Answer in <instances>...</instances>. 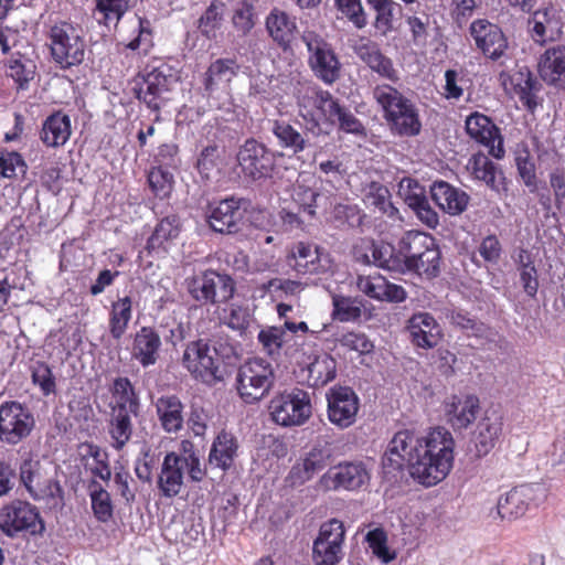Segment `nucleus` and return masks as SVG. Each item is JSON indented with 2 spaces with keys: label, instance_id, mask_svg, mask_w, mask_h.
<instances>
[{
  "label": "nucleus",
  "instance_id": "0e129e2a",
  "mask_svg": "<svg viewBox=\"0 0 565 565\" xmlns=\"http://www.w3.org/2000/svg\"><path fill=\"white\" fill-rule=\"evenodd\" d=\"M148 182L156 196L164 199L172 191L173 174L168 169L154 167L148 174Z\"/></svg>",
  "mask_w": 565,
  "mask_h": 565
},
{
  "label": "nucleus",
  "instance_id": "4468645a",
  "mask_svg": "<svg viewBox=\"0 0 565 565\" xmlns=\"http://www.w3.org/2000/svg\"><path fill=\"white\" fill-rule=\"evenodd\" d=\"M236 159L244 177L253 181L271 178L276 169V154L254 138L245 140Z\"/></svg>",
  "mask_w": 565,
  "mask_h": 565
},
{
  "label": "nucleus",
  "instance_id": "423d86ee",
  "mask_svg": "<svg viewBox=\"0 0 565 565\" xmlns=\"http://www.w3.org/2000/svg\"><path fill=\"white\" fill-rule=\"evenodd\" d=\"M298 115L306 129L315 136L323 132L322 124L334 125L341 109L339 102L328 90L309 87L298 96Z\"/></svg>",
  "mask_w": 565,
  "mask_h": 565
},
{
  "label": "nucleus",
  "instance_id": "6e6552de",
  "mask_svg": "<svg viewBox=\"0 0 565 565\" xmlns=\"http://www.w3.org/2000/svg\"><path fill=\"white\" fill-rule=\"evenodd\" d=\"M275 383V372L269 362L254 358L242 364L236 375V388L245 403H254L268 394Z\"/></svg>",
  "mask_w": 565,
  "mask_h": 565
},
{
  "label": "nucleus",
  "instance_id": "7c9ffc66",
  "mask_svg": "<svg viewBox=\"0 0 565 565\" xmlns=\"http://www.w3.org/2000/svg\"><path fill=\"white\" fill-rule=\"evenodd\" d=\"M72 124L67 114L56 110L42 122L40 140L49 148L63 147L71 138Z\"/></svg>",
  "mask_w": 565,
  "mask_h": 565
},
{
  "label": "nucleus",
  "instance_id": "b1692460",
  "mask_svg": "<svg viewBox=\"0 0 565 565\" xmlns=\"http://www.w3.org/2000/svg\"><path fill=\"white\" fill-rule=\"evenodd\" d=\"M465 124L469 137L486 146L492 157L501 159L504 156L499 129L488 116L475 111L467 117Z\"/></svg>",
  "mask_w": 565,
  "mask_h": 565
},
{
  "label": "nucleus",
  "instance_id": "0eeeda50",
  "mask_svg": "<svg viewBox=\"0 0 565 565\" xmlns=\"http://www.w3.org/2000/svg\"><path fill=\"white\" fill-rule=\"evenodd\" d=\"M178 73L167 64L146 70L136 79L134 88L136 97L148 108L158 111L169 99L168 94L178 84Z\"/></svg>",
  "mask_w": 565,
  "mask_h": 565
},
{
  "label": "nucleus",
  "instance_id": "6ab92c4d",
  "mask_svg": "<svg viewBox=\"0 0 565 565\" xmlns=\"http://www.w3.org/2000/svg\"><path fill=\"white\" fill-rule=\"evenodd\" d=\"M544 489L539 484H522L501 495L497 513L502 520H514L525 514L531 504L544 498Z\"/></svg>",
  "mask_w": 565,
  "mask_h": 565
},
{
  "label": "nucleus",
  "instance_id": "bf43d9fd",
  "mask_svg": "<svg viewBox=\"0 0 565 565\" xmlns=\"http://www.w3.org/2000/svg\"><path fill=\"white\" fill-rule=\"evenodd\" d=\"M224 14V4L222 2H212L202 14L199 21V29L207 39H213L220 29Z\"/></svg>",
  "mask_w": 565,
  "mask_h": 565
},
{
  "label": "nucleus",
  "instance_id": "09e8293b",
  "mask_svg": "<svg viewBox=\"0 0 565 565\" xmlns=\"http://www.w3.org/2000/svg\"><path fill=\"white\" fill-rule=\"evenodd\" d=\"M371 265L391 271L403 273L402 254L388 243L373 241Z\"/></svg>",
  "mask_w": 565,
  "mask_h": 565
},
{
  "label": "nucleus",
  "instance_id": "2eb2a0df",
  "mask_svg": "<svg viewBox=\"0 0 565 565\" xmlns=\"http://www.w3.org/2000/svg\"><path fill=\"white\" fill-rule=\"evenodd\" d=\"M345 530L343 522L331 519L321 524L312 545L315 565H337L343 558Z\"/></svg>",
  "mask_w": 565,
  "mask_h": 565
},
{
  "label": "nucleus",
  "instance_id": "4d7b16f0",
  "mask_svg": "<svg viewBox=\"0 0 565 565\" xmlns=\"http://www.w3.org/2000/svg\"><path fill=\"white\" fill-rule=\"evenodd\" d=\"M332 316L341 322L354 321L361 317L362 303L355 298L335 295L332 297Z\"/></svg>",
  "mask_w": 565,
  "mask_h": 565
},
{
  "label": "nucleus",
  "instance_id": "c85d7f7f",
  "mask_svg": "<svg viewBox=\"0 0 565 565\" xmlns=\"http://www.w3.org/2000/svg\"><path fill=\"white\" fill-rule=\"evenodd\" d=\"M430 195L439 209L449 215L461 214L470 200L465 191L443 180L433 182Z\"/></svg>",
  "mask_w": 565,
  "mask_h": 565
},
{
  "label": "nucleus",
  "instance_id": "4c0bfd02",
  "mask_svg": "<svg viewBox=\"0 0 565 565\" xmlns=\"http://www.w3.org/2000/svg\"><path fill=\"white\" fill-rule=\"evenodd\" d=\"M161 427L167 433H178L183 427V404L175 395H163L154 403Z\"/></svg>",
  "mask_w": 565,
  "mask_h": 565
},
{
  "label": "nucleus",
  "instance_id": "69168bd1",
  "mask_svg": "<svg viewBox=\"0 0 565 565\" xmlns=\"http://www.w3.org/2000/svg\"><path fill=\"white\" fill-rule=\"evenodd\" d=\"M399 192L404 195V201L407 205L415 212L428 202L424 189L414 179H402L399 182Z\"/></svg>",
  "mask_w": 565,
  "mask_h": 565
},
{
  "label": "nucleus",
  "instance_id": "6e6d98bb",
  "mask_svg": "<svg viewBox=\"0 0 565 565\" xmlns=\"http://www.w3.org/2000/svg\"><path fill=\"white\" fill-rule=\"evenodd\" d=\"M221 321L232 330L243 334L253 322V315L248 307L232 303L224 309Z\"/></svg>",
  "mask_w": 565,
  "mask_h": 565
},
{
  "label": "nucleus",
  "instance_id": "ddd939ff",
  "mask_svg": "<svg viewBox=\"0 0 565 565\" xmlns=\"http://www.w3.org/2000/svg\"><path fill=\"white\" fill-rule=\"evenodd\" d=\"M182 363L194 379L205 384L211 385L223 380L217 358L206 340L190 342L183 352Z\"/></svg>",
  "mask_w": 565,
  "mask_h": 565
},
{
  "label": "nucleus",
  "instance_id": "774afa93",
  "mask_svg": "<svg viewBox=\"0 0 565 565\" xmlns=\"http://www.w3.org/2000/svg\"><path fill=\"white\" fill-rule=\"evenodd\" d=\"M209 342L220 365L222 363L231 364L237 359V345L228 337L218 335Z\"/></svg>",
  "mask_w": 565,
  "mask_h": 565
},
{
  "label": "nucleus",
  "instance_id": "39448f33",
  "mask_svg": "<svg viewBox=\"0 0 565 565\" xmlns=\"http://www.w3.org/2000/svg\"><path fill=\"white\" fill-rule=\"evenodd\" d=\"M47 39L51 56L62 70L83 63L86 44L81 26L67 21L55 22L49 30Z\"/></svg>",
  "mask_w": 565,
  "mask_h": 565
},
{
  "label": "nucleus",
  "instance_id": "c756f323",
  "mask_svg": "<svg viewBox=\"0 0 565 565\" xmlns=\"http://www.w3.org/2000/svg\"><path fill=\"white\" fill-rule=\"evenodd\" d=\"M161 338L151 327H141L135 334L131 355L143 367L154 365L160 358Z\"/></svg>",
  "mask_w": 565,
  "mask_h": 565
},
{
  "label": "nucleus",
  "instance_id": "aec40b11",
  "mask_svg": "<svg viewBox=\"0 0 565 565\" xmlns=\"http://www.w3.org/2000/svg\"><path fill=\"white\" fill-rule=\"evenodd\" d=\"M469 32L477 49L487 58L499 61L507 56L509 43L497 24L479 19L470 24Z\"/></svg>",
  "mask_w": 565,
  "mask_h": 565
},
{
  "label": "nucleus",
  "instance_id": "338daca9",
  "mask_svg": "<svg viewBox=\"0 0 565 565\" xmlns=\"http://www.w3.org/2000/svg\"><path fill=\"white\" fill-rule=\"evenodd\" d=\"M366 542L372 553L380 558L384 564L390 563L395 558L394 553H390L386 533L382 529H374L366 534Z\"/></svg>",
  "mask_w": 565,
  "mask_h": 565
},
{
  "label": "nucleus",
  "instance_id": "864d4df0",
  "mask_svg": "<svg viewBox=\"0 0 565 565\" xmlns=\"http://www.w3.org/2000/svg\"><path fill=\"white\" fill-rule=\"evenodd\" d=\"M177 456L184 461L186 472L191 481L201 482L206 476V469L202 466L199 455L192 441L184 439L180 443Z\"/></svg>",
  "mask_w": 565,
  "mask_h": 565
},
{
  "label": "nucleus",
  "instance_id": "f03ea898",
  "mask_svg": "<svg viewBox=\"0 0 565 565\" xmlns=\"http://www.w3.org/2000/svg\"><path fill=\"white\" fill-rule=\"evenodd\" d=\"M373 98L383 110V117L393 135L415 137L422 130L418 109L398 89L388 84L376 85Z\"/></svg>",
  "mask_w": 565,
  "mask_h": 565
},
{
  "label": "nucleus",
  "instance_id": "5fc2aeb1",
  "mask_svg": "<svg viewBox=\"0 0 565 565\" xmlns=\"http://www.w3.org/2000/svg\"><path fill=\"white\" fill-rule=\"evenodd\" d=\"M310 180L311 179L306 178L297 180L292 190V199L303 212L312 217L316 215L317 199L320 193L316 188L310 185Z\"/></svg>",
  "mask_w": 565,
  "mask_h": 565
},
{
  "label": "nucleus",
  "instance_id": "f704fd0d",
  "mask_svg": "<svg viewBox=\"0 0 565 565\" xmlns=\"http://www.w3.org/2000/svg\"><path fill=\"white\" fill-rule=\"evenodd\" d=\"M237 452L238 441L236 437L231 433L222 430L212 443L209 463L226 471L234 465Z\"/></svg>",
  "mask_w": 565,
  "mask_h": 565
},
{
  "label": "nucleus",
  "instance_id": "bb28decb",
  "mask_svg": "<svg viewBox=\"0 0 565 565\" xmlns=\"http://www.w3.org/2000/svg\"><path fill=\"white\" fill-rule=\"evenodd\" d=\"M356 288L365 296L379 301L402 302L407 297L402 286L387 281L381 275L358 276Z\"/></svg>",
  "mask_w": 565,
  "mask_h": 565
},
{
  "label": "nucleus",
  "instance_id": "393cba45",
  "mask_svg": "<svg viewBox=\"0 0 565 565\" xmlns=\"http://www.w3.org/2000/svg\"><path fill=\"white\" fill-rule=\"evenodd\" d=\"M183 462L174 451L164 456L157 480V488L162 497L171 499L180 494L186 470Z\"/></svg>",
  "mask_w": 565,
  "mask_h": 565
},
{
  "label": "nucleus",
  "instance_id": "412c9836",
  "mask_svg": "<svg viewBox=\"0 0 565 565\" xmlns=\"http://www.w3.org/2000/svg\"><path fill=\"white\" fill-rule=\"evenodd\" d=\"M328 418L341 429L354 424L360 402L355 392L348 386H335L327 393Z\"/></svg>",
  "mask_w": 565,
  "mask_h": 565
},
{
  "label": "nucleus",
  "instance_id": "8fccbe9b",
  "mask_svg": "<svg viewBox=\"0 0 565 565\" xmlns=\"http://www.w3.org/2000/svg\"><path fill=\"white\" fill-rule=\"evenodd\" d=\"M308 373L312 386H324L335 377L337 361L327 353L318 355L309 364Z\"/></svg>",
  "mask_w": 565,
  "mask_h": 565
},
{
  "label": "nucleus",
  "instance_id": "473e14b6",
  "mask_svg": "<svg viewBox=\"0 0 565 565\" xmlns=\"http://www.w3.org/2000/svg\"><path fill=\"white\" fill-rule=\"evenodd\" d=\"M239 65L233 58H217L210 64L203 77V87L207 96L218 89H225L237 75Z\"/></svg>",
  "mask_w": 565,
  "mask_h": 565
},
{
  "label": "nucleus",
  "instance_id": "a878e982",
  "mask_svg": "<svg viewBox=\"0 0 565 565\" xmlns=\"http://www.w3.org/2000/svg\"><path fill=\"white\" fill-rule=\"evenodd\" d=\"M407 330L412 342L422 349L435 348L443 337L439 323L428 312L414 313L407 321Z\"/></svg>",
  "mask_w": 565,
  "mask_h": 565
},
{
  "label": "nucleus",
  "instance_id": "a211bd4d",
  "mask_svg": "<svg viewBox=\"0 0 565 565\" xmlns=\"http://www.w3.org/2000/svg\"><path fill=\"white\" fill-rule=\"evenodd\" d=\"M370 480V475L362 462H341L329 468L318 480L319 489L337 491L340 489L354 491Z\"/></svg>",
  "mask_w": 565,
  "mask_h": 565
},
{
  "label": "nucleus",
  "instance_id": "7ed1b4c3",
  "mask_svg": "<svg viewBox=\"0 0 565 565\" xmlns=\"http://www.w3.org/2000/svg\"><path fill=\"white\" fill-rule=\"evenodd\" d=\"M403 273L413 271L434 278L440 271V249L436 239L424 232H406L398 242Z\"/></svg>",
  "mask_w": 565,
  "mask_h": 565
},
{
  "label": "nucleus",
  "instance_id": "a18cd8bd",
  "mask_svg": "<svg viewBox=\"0 0 565 565\" xmlns=\"http://www.w3.org/2000/svg\"><path fill=\"white\" fill-rule=\"evenodd\" d=\"M111 392L116 399V405L113 407V412L121 411V408H124V411L131 413L135 417L138 416L140 411V399L129 379H115Z\"/></svg>",
  "mask_w": 565,
  "mask_h": 565
},
{
  "label": "nucleus",
  "instance_id": "603ef678",
  "mask_svg": "<svg viewBox=\"0 0 565 565\" xmlns=\"http://www.w3.org/2000/svg\"><path fill=\"white\" fill-rule=\"evenodd\" d=\"M88 489L94 515L100 522L109 521L113 518L110 494L95 480L89 483Z\"/></svg>",
  "mask_w": 565,
  "mask_h": 565
},
{
  "label": "nucleus",
  "instance_id": "49530a36",
  "mask_svg": "<svg viewBox=\"0 0 565 565\" xmlns=\"http://www.w3.org/2000/svg\"><path fill=\"white\" fill-rule=\"evenodd\" d=\"M363 201L367 206L375 207L390 218L394 220L398 215V210L391 202L388 189L380 182H370L364 188Z\"/></svg>",
  "mask_w": 565,
  "mask_h": 565
},
{
  "label": "nucleus",
  "instance_id": "58836bf2",
  "mask_svg": "<svg viewBox=\"0 0 565 565\" xmlns=\"http://www.w3.org/2000/svg\"><path fill=\"white\" fill-rule=\"evenodd\" d=\"M537 68L542 79L548 84H556L565 79V46L548 47L541 55Z\"/></svg>",
  "mask_w": 565,
  "mask_h": 565
},
{
  "label": "nucleus",
  "instance_id": "cd10ccee",
  "mask_svg": "<svg viewBox=\"0 0 565 565\" xmlns=\"http://www.w3.org/2000/svg\"><path fill=\"white\" fill-rule=\"evenodd\" d=\"M480 411L476 395H455L445 405L448 423L455 430L466 429L475 422Z\"/></svg>",
  "mask_w": 565,
  "mask_h": 565
},
{
  "label": "nucleus",
  "instance_id": "e433bc0d",
  "mask_svg": "<svg viewBox=\"0 0 565 565\" xmlns=\"http://www.w3.org/2000/svg\"><path fill=\"white\" fill-rule=\"evenodd\" d=\"M529 31L537 43L553 40L559 31V18L554 8L536 10L529 19Z\"/></svg>",
  "mask_w": 565,
  "mask_h": 565
},
{
  "label": "nucleus",
  "instance_id": "72a5a7b5",
  "mask_svg": "<svg viewBox=\"0 0 565 565\" xmlns=\"http://www.w3.org/2000/svg\"><path fill=\"white\" fill-rule=\"evenodd\" d=\"M3 64L6 75L13 79L18 89H28L36 73L35 62L25 52L17 50L4 58Z\"/></svg>",
  "mask_w": 565,
  "mask_h": 565
},
{
  "label": "nucleus",
  "instance_id": "13d9d810",
  "mask_svg": "<svg viewBox=\"0 0 565 565\" xmlns=\"http://www.w3.org/2000/svg\"><path fill=\"white\" fill-rule=\"evenodd\" d=\"M286 331L281 327H267L257 335L263 350L271 358H278L285 343Z\"/></svg>",
  "mask_w": 565,
  "mask_h": 565
},
{
  "label": "nucleus",
  "instance_id": "dca6fc26",
  "mask_svg": "<svg viewBox=\"0 0 565 565\" xmlns=\"http://www.w3.org/2000/svg\"><path fill=\"white\" fill-rule=\"evenodd\" d=\"M35 420L31 411L23 404L10 401L0 405V439L17 445L28 437Z\"/></svg>",
  "mask_w": 565,
  "mask_h": 565
},
{
  "label": "nucleus",
  "instance_id": "1a4fd4ad",
  "mask_svg": "<svg viewBox=\"0 0 565 565\" xmlns=\"http://www.w3.org/2000/svg\"><path fill=\"white\" fill-rule=\"evenodd\" d=\"M0 529L8 537L41 534L44 523L38 508L28 501L13 500L0 508Z\"/></svg>",
  "mask_w": 565,
  "mask_h": 565
},
{
  "label": "nucleus",
  "instance_id": "37998d69",
  "mask_svg": "<svg viewBox=\"0 0 565 565\" xmlns=\"http://www.w3.org/2000/svg\"><path fill=\"white\" fill-rule=\"evenodd\" d=\"M131 413L115 411L111 414L108 424V434L110 437V446L115 450H122L132 436L134 427L131 422Z\"/></svg>",
  "mask_w": 565,
  "mask_h": 565
},
{
  "label": "nucleus",
  "instance_id": "2f4dec72",
  "mask_svg": "<svg viewBox=\"0 0 565 565\" xmlns=\"http://www.w3.org/2000/svg\"><path fill=\"white\" fill-rule=\"evenodd\" d=\"M473 179L482 181L497 193L505 191V178L502 170L483 153L473 154L467 164Z\"/></svg>",
  "mask_w": 565,
  "mask_h": 565
},
{
  "label": "nucleus",
  "instance_id": "f8f14e48",
  "mask_svg": "<svg viewBox=\"0 0 565 565\" xmlns=\"http://www.w3.org/2000/svg\"><path fill=\"white\" fill-rule=\"evenodd\" d=\"M188 291L201 305H220L233 297L235 285L230 276L206 270L188 281Z\"/></svg>",
  "mask_w": 565,
  "mask_h": 565
},
{
  "label": "nucleus",
  "instance_id": "a19ab883",
  "mask_svg": "<svg viewBox=\"0 0 565 565\" xmlns=\"http://www.w3.org/2000/svg\"><path fill=\"white\" fill-rule=\"evenodd\" d=\"M514 94L522 105L531 113L537 107V82L529 68L523 67L510 76Z\"/></svg>",
  "mask_w": 565,
  "mask_h": 565
},
{
  "label": "nucleus",
  "instance_id": "9d476101",
  "mask_svg": "<svg viewBox=\"0 0 565 565\" xmlns=\"http://www.w3.org/2000/svg\"><path fill=\"white\" fill-rule=\"evenodd\" d=\"M309 393L292 388L275 396L268 406L271 419L284 427L300 426L311 416Z\"/></svg>",
  "mask_w": 565,
  "mask_h": 565
},
{
  "label": "nucleus",
  "instance_id": "9b49d317",
  "mask_svg": "<svg viewBox=\"0 0 565 565\" xmlns=\"http://www.w3.org/2000/svg\"><path fill=\"white\" fill-rule=\"evenodd\" d=\"M301 39L313 74L326 84L334 83L340 76L341 64L331 44L311 30L303 31Z\"/></svg>",
  "mask_w": 565,
  "mask_h": 565
},
{
  "label": "nucleus",
  "instance_id": "79ce46f5",
  "mask_svg": "<svg viewBox=\"0 0 565 565\" xmlns=\"http://www.w3.org/2000/svg\"><path fill=\"white\" fill-rule=\"evenodd\" d=\"M291 257L294 259L292 267L298 274H317L324 269L321 265L322 254L315 244L300 242L292 248Z\"/></svg>",
  "mask_w": 565,
  "mask_h": 565
},
{
  "label": "nucleus",
  "instance_id": "3c124183",
  "mask_svg": "<svg viewBox=\"0 0 565 565\" xmlns=\"http://www.w3.org/2000/svg\"><path fill=\"white\" fill-rule=\"evenodd\" d=\"M367 3L376 13L374 28L382 35H387L394 29V12L401 6L393 0H367Z\"/></svg>",
  "mask_w": 565,
  "mask_h": 565
},
{
  "label": "nucleus",
  "instance_id": "f3484780",
  "mask_svg": "<svg viewBox=\"0 0 565 565\" xmlns=\"http://www.w3.org/2000/svg\"><path fill=\"white\" fill-rule=\"evenodd\" d=\"M246 210V201L234 196L214 202L206 211L207 223L214 232L237 233L243 228Z\"/></svg>",
  "mask_w": 565,
  "mask_h": 565
},
{
  "label": "nucleus",
  "instance_id": "e2e57ef3",
  "mask_svg": "<svg viewBox=\"0 0 565 565\" xmlns=\"http://www.w3.org/2000/svg\"><path fill=\"white\" fill-rule=\"evenodd\" d=\"M129 0H97L99 22L105 24L117 23L128 10Z\"/></svg>",
  "mask_w": 565,
  "mask_h": 565
},
{
  "label": "nucleus",
  "instance_id": "ea45409f",
  "mask_svg": "<svg viewBox=\"0 0 565 565\" xmlns=\"http://www.w3.org/2000/svg\"><path fill=\"white\" fill-rule=\"evenodd\" d=\"M268 125L280 148L290 150L294 154H298L307 148L306 137L289 121L269 119Z\"/></svg>",
  "mask_w": 565,
  "mask_h": 565
},
{
  "label": "nucleus",
  "instance_id": "c9c22d12",
  "mask_svg": "<svg viewBox=\"0 0 565 565\" xmlns=\"http://www.w3.org/2000/svg\"><path fill=\"white\" fill-rule=\"evenodd\" d=\"M180 233V221L175 215L162 218L147 241L146 250L151 256H162L167 253V244L177 238Z\"/></svg>",
  "mask_w": 565,
  "mask_h": 565
},
{
  "label": "nucleus",
  "instance_id": "de8ad7c7",
  "mask_svg": "<svg viewBox=\"0 0 565 565\" xmlns=\"http://www.w3.org/2000/svg\"><path fill=\"white\" fill-rule=\"evenodd\" d=\"M132 317L131 298L125 296L111 303L109 312V333L115 340L121 339Z\"/></svg>",
  "mask_w": 565,
  "mask_h": 565
},
{
  "label": "nucleus",
  "instance_id": "f257e3e1",
  "mask_svg": "<svg viewBox=\"0 0 565 565\" xmlns=\"http://www.w3.org/2000/svg\"><path fill=\"white\" fill-rule=\"evenodd\" d=\"M454 448V437L444 427L434 428L422 438L412 429H403L388 443L382 465L388 472L407 467L415 480L431 487L443 481L452 469Z\"/></svg>",
  "mask_w": 565,
  "mask_h": 565
},
{
  "label": "nucleus",
  "instance_id": "4be33fe9",
  "mask_svg": "<svg viewBox=\"0 0 565 565\" xmlns=\"http://www.w3.org/2000/svg\"><path fill=\"white\" fill-rule=\"evenodd\" d=\"M333 451L328 441L317 444L297 462L289 472L292 486H301L323 470L332 460Z\"/></svg>",
  "mask_w": 565,
  "mask_h": 565
},
{
  "label": "nucleus",
  "instance_id": "c03bdc74",
  "mask_svg": "<svg viewBox=\"0 0 565 565\" xmlns=\"http://www.w3.org/2000/svg\"><path fill=\"white\" fill-rule=\"evenodd\" d=\"M296 22L285 11L274 9L266 18V29L279 45L290 43L296 31Z\"/></svg>",
  "mask_w": 565,
  "mask_h": 565
},
{
  "label": "nucleus",
  "instance_id": "052dcab7",
  "mask_svg": "<svg viewBox=\"0 0 565 565\" xmlns=\"http://www.w3.org/2000/svg\"><path fill=\"white\" fill-rule=\"evenodd\" d=\"M232 23L242 35H246L255 25L254 6L250 0H239L233 10Z\"/></svg>",
  "mask_w": 565,
  "mask_h": 565
},
{
  "label": "nucleus",
  "instance_id": "680f3d73",
  "mask_svg": "<svg viewBox=\"0 0 565 565\" xmlns=\"http://www.w3.org/2000/svg\"><path fill=\"white\" fill-rule=\"evenodd\" d=\"M337 10L347 18L356 29H363L367 24V15L361 0H334Z\"/></svg>",
  "mask_w": 565,
  "mask_h": 565
},
{
  "label": "nucleus",
  "instance_id": "5701e85b",
  "mask_svg": "<svg viewBox=\"0 0 565 565\" xmlns=\"http://www.w3.org/2000/svg\"><path fill=\"white\" fill-rule=\"evenodd\" d=\"M503 433V417L497 412H487L472 433L470 451L477 458L486 457L499 443Z\"/></svg>",
  "mask_w": 565,
  "mask_h": 565
},
{
  "label": "nucleus",
  "instance_id": "20e7f679",
  "mask_svg": "<svg viewBox=\"0 0 565 565\" xmlns=\"http://www.w3.org/2000/svg\"><path fill=\"white\" fill-rule=\"evenodd\" d=\"M19 478L33 500L44 502L50 509L61 510L64 507V491L50 465L29 456L19 467Z\"/></svg>",
  "mask_w": 565,
  "mask_h": 565
}]
</instances>
